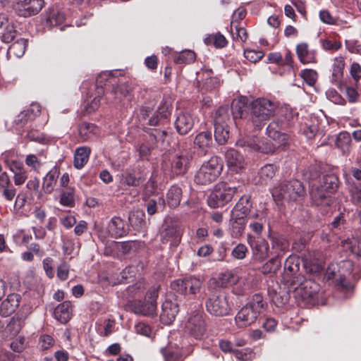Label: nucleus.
<instances>
[{
	"label": "nucleus",
	"instance_id": "nucleus-1",
	"mask_svg": "<svg viewBox=\"0 0 361 361\" xmlns=\"http://www.w3.org/2000/svg\"><path fill=\"white\" fill-rule=\"evenodd\" d=\"M263 296L257 293L243 306L235 317V322L238 328H245L254 324L266 307Z\"/></svg>",
	"mask_w": 361,
	"mask_h": 361
},
{
	"label": "nucleus",
	"instance_id": "nucleus-2",
	"mask_svg": "<svg viewBox=\"0 0 361 361\" xmlns=\"http://www.w3.org/2000/svg\"><path fill=\"white\" fill-rule=\"evenodd\" d=\"M276 104L265 98H258L250 104V117L253 125L262 128L274 115Z\"/></svg>",
	"mask_w": 361,
	"mask_h": 361
},
{
	"label": "nucleus",
	"instance_id": "nucleus-3",
	"mask_svg": "<svg viewBox=\"0 0 361 361\" xmlns=\"http://www.w3.org/2000/svg\"><path fill=\"white\" fill-rule=\"evenodd\" d=\"M338 179L333 174H327L322 178L319 185L312 188L310 195L312 201L317 205H329L330 194L336 190Z\"/></svg>",
	"mask_w": 361,
	"mask_h": 361
},
{
	"label": "nucleus",
	"instance_id": "nucleus-4",
	"mask_svg": "<svg viewBox=\"0 0 361 361\" xmlns=\"http://www.w3.org/2000/svg\"><path fill=\"white\" fill-rule=\"evenodd\" d=\"M238 192V188L231 186L226 182H219L214 187L207 197L208 206L211 208H219L230 202Z\"/></svg>",
	"mask_w": 361,
	"mask_h": 361
},
{
	"label": "nucleus",
	"instance_id": "nucleus-5",
	"mask_svg": "<svg viewBox=\"0 0 361 361\" xmlns=\"http://www.w3.org/2000/svg\"><path fill=\"white\" fill-rule=\"evenodd\" d=\"M223 166L217 157H211L202 164L195 176V182L199 185H207L214 182L221 174Z\"/></svg>",
	"mask_w": 361,
	"mask_h": 361
},
{
	"label": "nucleus",
	"instance_id": "nucleus-6",
	"mask_svg": "<svg viewBox=\"0 0 361 361\" xmlns=\"http://www.w3.org/2000/svg\"><path fill=\"white\" fill-rule=\"evenodd\" d=\"M183 228L180 224L173 221H166L160 231V240L164 244H169L170 247H176L180 243Z\"/></svg>",
	"mask_w": 361,
	"mask_h": 361
},
{
	"label": "nucleus",
	"instance_id": "nucleus-7",
	"mask_svg": "<svg viewBox=\"0 0 361 361\" xmlns=\"http://www.w3.org/2000/svg\"><path fill=\"white\" fill-rule=\"evenodd\" d=\"M207 311L216 317H224L229 314L231 307L224 293H214L205 302Z\"/></svg>",
	"mask_w": 361,
	"mask_h": 361
},
{
	"label": "nucleus",
	"instance_id": "nucleus-8",
	"mask_svg": "<svg viewBox=\"0 0 361 361\" xmlns=\"http://www.w3.org/2000/svg\"><path fill=\"white\" fill-rule=\"evenodd\" d=\"M44 5V0H12L11 3V7L15 13L24 18L37 14Z\"/></svg>",
	"mask_w": 361,
	"mask_h": 361
},
{
	"label": "nucleus",
	"instance_id": "nucleus-9",
	"mask_svg": "<svg viewBox=\"0 0 361 361\" xmlns=\"http://www.w3.org/2000/svg\"><path fill=\"white\" fill-rule=\"evenodd\" d=\"M305 189L302 183L298 180H292L288 183H281L274 189L273 195H277L279 198L287 200H296L303 196Z\"/></svg>",
	"mask_w": 361,
	"mask_h": 361
},
{
	"label": "nucleus",
	"instance_id": "nucleus-10",
	"mask_svg": "<svg viewBox=\"0 0 361 361\" xmlns=\"http://www.w3.org/2000/svg\"><path fill=\"white\" fill-rule=\"evenodd\" d=\"M185 333L195 339H202L206 331L205 322L200 312H195L189 316L185 326Z\"/></svg>",
	"mask_w": 361,
	"mask_h": 361
},
{
	"label": "nucleus",
	"instance_id": "nucleus-11",
	"mask_svg": "<svg viewBox=\"0 0 361 361\" xmlns=\"http://www.w3.org/2000/svg\"><path fill=\"white\" fill-rule=\"evenodd\" d=\"M202 284L199 279L190 277L174 280L171 282V287L173 290L183 295H195L200 291Z\"/></svg>",
	"mask_w": 361,
	"mask_h": 361
},
{
	"label": "nucleus",
	"instance_id": "nucleus-12",
	"mask_svg": "<svg viewBox=\"0 0 361 361\" xmlns=\"http://www.w3.org/2000/svg\"><path fill=\"white\" fill-rule=\"evenodd\" d=\"M129 228L126 221L120 216H114L109 222L106 227V234L104 236H111L112 238H122L126 235Z\"/></svg>",
	"mask_w": 361,
	"mask_h": 361
},
{
	"label": "nucleus",
	"instance_id": "nucleus-13",
	"mask_svg": "<svg viewBox=\"0 0 361 361\" xmlns=\"http://www.w3.org/2000/svg\"><path fill=\"white\" fill-rule=\"evenodd\" d=\"M225 159L228 169L233 173H240L245 168L244 157L234 149H229L226 152Z\"/></svg>",
	"mask_w": 361,
	"mask_h": 361
},
{
	"label": "nucleus",
	"instance_id": "nucleus-14",
	"mask_svg": "<svg viewBox=\"0 0 361 361\" xmlns=\"http://www.w3.org/2000/svg\"><path fill=\"white\" fill-rule=\"evenodd\" d=\"M247 240L255 259L262 261L268 257L269 246L267 240L260 238H255L250 235H248Z\"/></svg>",
	"mask_w": 361,
	"mask_h": 361
},
{
	"label": "nucleus",
	"instance_id": "nucleus-15",
	"mask_svg": "<svg viewBox=\"0 0 361 361\" xmlns=\"http://www.w3.org/2000/svg\"><path fill=\"white\" fill-rule=\"evenodd\" d=\"M195 118L190 113L179 114L175 121V128L180 135H185L193 128Z\"/></svg>",
	"mask_w": 361,
	"mask_h": 361
},
{
	"label": "nucleus",
	"instance_id": "nucleus-16",
	"mask_svg": "<svg viewBox=\"0 0 361 361\" xmlns=\"http://www.w3.org/2000/svg\"><path fill=\"white\" fill-rule=\"evenodd\" d=\"M281 126L282 123L279 120L271 121L267 128V134L274 141H277L281 145H287L289 137L281 132Z\"/></svg>",
	"mask_w": 361,
	"mask_h": 361
},
{
	"label": "nucleus",
	"instance_id": "nucleus-17",
	"mask_svg": "<svg viewBox=\"0 0 361 361\" xmlns=\"http://www.w3.org/2000/svg\"><path fill=\"white\" fill-rule=\"evenodd\" d=\"M178 312V304L170 300H166L162 304L160 319L164 324H170L174 321Z\"/></svg>",
	"mask_w": 361,
	"mask_h": 361
},
{
	"label": "nucleus",
	"instance_id": "nucleus-18",
	"mask_svg": "<svg viewBox=\"0 0 361 361\" xmlns=\"http://www.w3.org/2000/svg\"><path fill=\"white\" fill-rule=\"evenodd\" d=\"M21 297L19 294H9L6 299L4 300L0 306V314L3 317H8L18 307Z\"/></svg>",
	"mask_w": 361,
	"mask_h": 361
},
{
	"label": "nucleus",
	"instance_id": "nucleus-19",
	"mask_svg": "<svg viewBox=\"0 0 361 361\" xmlns=\"http://www.w3.org/2000/svg\"><path fill=\"white\" fill-rule=\"evenodd\" d=\"M252 202L247 195H243L231 210V215L239 219V217L246 219L250 213Z\"/></svg>",
	"mask_w": 361,
	"mask_h": 361
},
{
	"label": "nucleus",
	"instance_id": "nucleus-20",
	"mask_svg": "<svg viewBox=\"0 0 361 361\" xmlns=\"http://www.w3.org/2000/svg\"><path fill=\"white\" fill-rule=\"evenodd\" d=\"M133 248V243L129 241L116 242L111 241L105 247L104 254L106 255H124L128 254Z\"/></svg>",
	"mask_w": 361,
	"mask_h": 361
},
{
	"label": "nucleus",
	"instance_id": "nucleus-21",
	"mask_svg": "<svg viewBox=\"0 0 361 361\" xmlns=\"http://www.w3.org/2000/svg\"><path fill=\"white\" fill-rule=\"evenodd\" d=\"M297 56L302 63L317 62V54L314 50L309 49L307 43H300L296 47Z\"/></svg>",
	"mask_w": 361,
	"mask_h": 361
},
{
	"label": "nucleus",
	"instance_id": "nucleus-22",
	"mask_svg": "<svg viewBox=\"0 0 361 361\" xmlns=\"http://www.w3.org/2000/svg\"><path fill=\"white\" fill-rule=\"evenodd\" d=\"M131 310L137 314H142L145 316L152 315L156 311V305L152 303H149L147 301L134 300L130 304Z\"/></svg>",
	"mask_w": 361,
	"mask_h": 361
},
{
	"label": "nucleus",
	"instance_id": "nucleus-23",
	"mask_svg": "<svg viewBox=\"0 0 361 361\" xmlns=\"http://www.w3.org/2000/svg\"><path fill=\"white\" fill-rule=\"evenodd\" d=\"M170 106L171 105L167 102L163 100L155 113L149 119V124L151 126H157L161 121L166 119L170 115Z\"/></svg>",
	"mask_w": 361,
	"mask_h": 361
},
{
	"label": "nucleus",
	"instance_id": "nucleus-24",
	"mask_svg": "<svg viewBox=\"0 0 361 361\" xmlns=\"http://www.w3.org/2000/svg\"><path fill=\"white\" fill-rule=\"evenodd\" d=\"M72 306L70 301H64L54 310V317L61 323L66 324L71 318Z\"/></svg>",
	"mask_w": 361,
	"mask_h": 361
},
{
	"label": "nucleus",
	"instance_id": "nucleus-25",
	"mask_svg": "<svg viewBox=\"0 0 361 361\" xmlns=\"http://www.w3.org/2000/svg\"><path fill=\"white\" fill-rule=\"evenodd\" d=\"M90 153L91 149L87 146L78 147L74 153V167L77 169H81L87 163Z\"/></svg>",
	"mask_w": 361,
	"mask_h": 361
},
{
	"label": "nucleus",
	"instance_id": "nucleus-26",
	"mask_svg": "<svg viewBox=\"0 0 361 361\" xmlns=\"http://www.w3.org/2000/svg\"><path fill=\"white\" fill-rule=\"evenodd\" d=\"M345 61L343 57L338 56L334 60L332 65V81L342 90V82L341 78L343 76Z\"/></svg>",
	"mask_w": 361,
	"mask_h": 361
},
{
	"label": "nucleus",
	"instance_id": "nucleus-27",
	"mask_svg": "<svg viewBox=\"0 0 361 361\" xmlns=\"http://www.w3.org/2000/svg\"><path fill=\"white\" fill-rule=\"evenodd\" d=\"M134 86L132 84L124 82L114 86L111 93L116 99L121 101L125 98H131Z\"/></svg>",
	"mask_w": 361,
	"mask_h": 361
},
{
	"label": "nucleus",
	"instance_id": "nucleus-28",
	"mask_svg": "<svg viewBox=\"0 0 361 361\" xmlns=\"http://www.w3.org/2000/svg\"><path fill=\"white\" fill-rule=\"evenodd\" d=\"M214 126H228L231 122L230 109L228 106L218 108L213 116Z\"/></svg>",
	"mask_w": 361,
	"mask_h": 361
},
{
	"label": "nucleus",
	"instance_id": "nucleus-29",
	"mask_svg": "<svg viewBox=\"0 0 361 361\" xmlns=\"http://www.w3.org/2000/svg\"><path fill=\"white\" fill-rule=\"evenodd\" d=\"M195 145L200 149L207 152L212 145V135L210 132L198 133L194 140Z\"/></svg>",
	"mask_w": 361,
	"mask_h": 361
},
{
	"label": "nucleus",
	"instance_id": "nucleus-30",
	"mask_svg": "<svg viewBox=\"0 0 361 361\" xmlns=\"http://www.w3.org/2000/svg\"><path fill=\"white\" fill-rule=\"evenodd\" d=\"M247 220L246 219L240 218L236 219L235 216L231 215L229 228L231 235L233 238H239L243 233Z\"/></svg>",
	"mask_w": 361,
	"mask_h": 361
},
{
	"label": "nucleus",
	"instance_id": "nucleus-31",
	"mask_svg": "<svg viewBox=\"0 0 361 361\" xmlns=\"http://www.w3.org/2000/svg\"><path fill=\"white\" fill-rule=\"evenodd\" d=\"M189 159L187 156L176 157L171 162V171L174 175H183L187 169Z\"/></svg>",
	"mask_w": 361,
	"mask_h": 361
},
{
	"label": "nucleus",
	"instance_id": "nucleus-32",
	"mask_svg": "<svg viewBox=\"0 0 361 361\" xmlns=\"http://www.w3.org/2000/svg\"><path fill=\"white\" fill-rule=\"evenodd\" d=\"M239 276L232 270H227L219 275L218 283L221 287H229L238 283Z\"/></svg>",
	"mask_w": 361,
	"mask_h": 361
},
{
	"label": "nucleus",
	"instance_id": "nucleus-33",
	"mask_svg": "<svg viewBox=\"0 0 361 361\" xmlns=\"http://www.w3.org/2000/svg\"><path fill=\"white\" fill-rule=\"evenodd\" d=\"M261 140L256 136H245L238 139L236 145L250 151H259V143Z\"/></svg>",
	"mask_w": 361,
	"mask_h": 361
},
{
	"label": "nucleus",
	"instance_id": "nucleus-34",
	"mask_svg": "<svg viewBox=\"0 0 361 361\" xmlns=\"http://www.w3.org/2000/svg\"><path fill=\"white\" fill-rule=\"evenodd\" d=\"M16 157V153L11 151L3 154L4 162L12 173L23 168V163L18 160Z\"/></svg>",
	"mask_w": 361,
	"mask_h": 361
},
{
	"label": "nucleus",
	"instance_id": "nucleus-35",
	"mask_svg": "<svg viewBox=\"0 0 361 361\" xmlns=\"http://www.w3.org/2000/svg\"><path fill=\"white\" fill-rule=\"evenodd\" d=\"M182 197V190L177 185H172L168 190L166 200L170 207H176L180 204Z\"/></svg>",
	"mask_w": 361,
	"mask_h": 361
},
{
	"label": "nucleus",
	"instance_id": "nucleus-36",
	"mask_svg": "<svg viewBox=\"0 0 361 361\" xmlns=\"http://www.w3.org/2000/svg\"><path fill=\"white\" fill-rule=\"evenodd\" d=\"M276 171V167L273 164H266L261 168L259 172V182L262 185L269 183Z\"/></svg>",
	"mask_w": 361,
	"mask_h": 361
},
{
	"label": "nucleus",
	"instance_id": "nucleus-37",
	"mask_svg": "<svg viewBox=\"0 0 361 361\" xmlns=\"http://www.w3.org/2000/svg\"><path fill=\"white\" fill-rule=\"evenodd\" d=\"M59 172L56 169L49 171L43 179L42 188L46 193H51L56 185Z\"/></svg>",
	"mask_w": 361,
	"mask_h": 361
},
{
	"label": "nucleus",
	"instance_id": "nucleus-38",
	"mask_svg": "<svg viewBox=\"0 0 361 361\" xmlns=\"http://www.w3.org/2000/svg\"><path fill=\"white\" fill-rule=\"evenodd\" d=\"M97 126L92 123L84 122L78 126L79 135L82 142L88 140L97 133Z\"/></svg>",
	"mask_w": 361,
	"mask_h": 361
},
{
	"label": "nucleus",
	"instance_id": "nucleus-39",
	"mask_svg": "<svg viewBox=\"0 0 361 361\" xmlns=\"http://www.w3.org/2000/svg\"><path fill=\"white\" fill-rule=\"evenodd\" d=\"M351 142L350 134L346 131H343L338 135L336 140V145L343 153H345L350 150Z\"/></svg>",
	"mask_w": 361,
	"mask_h": 361
},
{
	"label": "nucleus",
	"instance_id": "nucleus-40",
	"mask_svg": "<svg viewBox=\"0 0 361 361\" xmlns=\"http://www.w3.org/2000/svg\"><path fill=\"white\" fill-rule=\"evenodd\" d=\"M26 46L27 40L23 38L18 39L9 47L8 54L20 58L25 54Z\"/></svg>",
	"mask_w": 361,
	"mask_h": 361
},
{
	"label": "nucleus",
	"instance_id": "nucleus-41",
	"mask_svg": "<svg viewBox=\"0 0 361 361\" xmlns=\"http://www.w3.org/2000/svg\"><path fill=\"white\" fill-rule=\"evenodd\" d=\"M60 204L65 207H72L75 204V190L72 188H66L60 195Z\"/></svg>",
	"mask_w": 361,
	"mask_h": 361
},
{
	"label": "nucleus",
	"instance_id": "nucleus-42",
	"mask_svg": "<svg viewBox=\"0 0 361 361\" xmlns=\"http://www.w3.org/2000/svg\"><path fill=\"white\" fill-rule=\"evenodd\" d=\"M343 245L355 255L361 257V237L348 238L343 243Z\"/></svg>",
	"mask_w": 361,
	"mask_h": 361
},
{
	"label": "nucleus",
	"instance_id": "nucleus-43",
	"mask_svg": "<svg viewBox=\"0 0 361 361\" xmlns=\"http://www.w3.org/2000/svg\"><path fill=\"white\" fill-rule=\"evenodd\" d=\"M299 259L296 257L289 256L284 263V274L292 276L299 271Z\"/></svg>",
	"mask_w": 361,
	"mask_h": 361
},
{
	"label": "nucleus",
	"instance_id": "nucleus-44",
	"mask_svg": "<svg viewBox=\"0 0 361 361\" xmlns=\"http://www.w3.org/2000/svg\"><path fill=\"white\" fill-rule=\"evenodd\" d=\"M286 145H281L279 142L274 141L273 140L267 141L261 140L258 152L264 154L274 153L279 148L283 147Z\"/></svg>",
	"mask_w": 361,
	"mask_h": 361
},
{
	"label": "nucleus",
	"instance_id": "nucleus-45",
	"mask_svg": "<svg viewBox=\"0 0 361 361\" xmlns=\"http://www.w3.org/2000/svg\"><path fill=\"white\" fill-rule=\"evenodd\" d=\"M214 138L219 145H225L229 138L228 126H214Z\"/></svg>",
	"mask_w": 361,
	"mask_h": 361
},
{
	"label": "nucleus",
	"instance_id": "nucleus-46",
	"mask_svg": "<svg viewBox=\"0 0 361 361\" xmlns=\"http://www.w3.org/2000/svg\"><path fill=\"white\" fill-rule=\"evenodd\" d=\"M319 126L317 121H310L305 122L301 126L302 133L307 139H312L318 132Z\"/></svg>",
	"mask_w": 361,
	"mask_h": 361
},
{
	"label": "nucleus",
	"instance_id": "nucleus-47",
	"mask_svg": "<svg viewBox=\"0 0 361 361\" xmlns=\"http://www.w3.org/2000/svg\"><path fill=\"white\" fill-rule=\"evenodd\" d=\"M207 44H213L216 48H223L227 44L226 37L220 32L215 35H210L204 39Z\"/></svg>",
	"mask_w": 361,
	"mask_h": 361
},
{
	"label": "nucleus",
	"instance_id": "nucleus-48",
	"mask_svg": "<svg viewBox=\"0 0 361 361\" xmlns=\"http://www.w3.org/2000/svg\"><path fill=\"white\" fill-rule=\"evenodd\" d=\"M272 248L279 255L281 252H284L288 249L289 243L288 240L281 236H275L271 238Z\"/></svg>",
	"mask_w": 361,
	"mask_h": 361
},
{
	"label": "nucleus",
	"instance_id": "nucleus-49",
	"mask_svg": "<svg viewBox=\"0 0 361 361\" xmlns=\"http://www.w3.org/2000/svg\"><path fill=\"white\" fill-rule=\"evenodd\" d=\"M195 54L190 50L181 51L178 56L174 57L173 61L177 64L190 63L195 61Z\"/></svg>",
	"mask_w": 361,
	"mask_h": 361
},
{
	"label": "nucleus",
	"instance_id": "nucleus-50",
	"mask_svg": "<svg viewBox=\"0 0 361 361\" xmlns=\"http://www.w3.org/2000/svg\"><path fill=\"white\" fill-rule=\"evenodd\" d=\"M234 355L238 360L242 361H250L255 357V353L250 348L236 350L234 351Z\"/></svg>",
	"mask_w": 361,
	"mask_h": 361
},
{
	"label": "nucleus",
	"instance_id": "nucleus-51",
	"mask_svg": "<svg viewBox=\"0 0 361 361\" xmlns=\"http://www.w3.org/2000/svg\"><path fill=\"white\" fill-rule=\"evenodd\" d=\"M128 219L133 225L142 228L145 224V214L142 211H135L130 214Z\"/></svg>",
	"mask_w": 361,
	"mask_h": 361
},
{
	"label": "nucleus",
	"instance_id": "nucleus-52",
	"mask_svg": "<svg viewBox=\"0 0 361 361\" xmlns=\"http://www.w3.org/2000/svg\"><path fill=\"white\" fill-rule=\"evenodd\" d=\"M32 235L30 233L21 229L17 231L13 235L15 242L20 245L27 244L32 240Z\"/></svg>",
	"mask_w": 361,
	"mask_h": 361
},
{
	"label": "nucleus",
	"instance_id": "nucleus-53",
	"mask_svg": "<svg viewBox=\"0 0 361 361\" xmlns=\"http://www.w3.org/2000/svg\"><path fill=\"white\" fill-rule=\"evenodd\" d=\"M25 164L31 169V170L37 172L39 171L42 163L35 154H27L25 159Z\"/></svg>",
	"mask_w": 361,
	"mask_h": 361
},
{
	"label": "nucleus",
	"instance_id": "nucleus-54",
	"mask_svg": "<svg viewBox=\"0 0 361 361\" xmlns=\"http://www.w3.org/2000/svg\"><path fill=\"white\" fill-rule=\"evenodd\" d=\"M27 343L25 338L23 336H19L14 338L10 344L11 348L18 353L22 352L26 347Z\"/></svg>",
	"mask_w": 361,
	"mask_h": 361
},
{
	"label": "nucleus",
	"instance_id": "nucleus-55",
	"mask_svg": "<svg viewBox=\"0 0 361 361\" xmlns=\"http://www.w3.org/2000/svg\"><path fill=\"white\" fill-rule=\"evenodd\" d=\"M13 182L16 186H20L24 184L28 177L27 171L24 169V167L19 169V171L13 172Z\"/></svg>",
	"mask_w": 361,
	"mask_h": 361
},
{
	"label": "nucleus",
	"instance_id": "nucleus-56",
	"mask_svg": "<svg viewBox=\"0 0 361 361\" xmlns=\"http://www.w3.org/2000/svg\"><path fill=\"white\" fill-rule=\"evenodd\" d=\"M5 31L1 36L2 41L5 43H9L14 39L16 35V30L14 25L11 23L4 28Z\"/></svg>",
	"mask_w": 361,
	"mask_h": 361
},
{
	"label": "nucleus",
	"instance_id": "nucleus-57",
	"mask_svg": "<svg viewBox=\"0 0 361 361\" xmlns=\"http://www.w3.org/2000/svg\"><path fill=\"white\" fill-rule=\"evenodd\" d=\"M65 20L64 15L58 11H53L49 15L47 19V23L51 25H58L63 23Z\"/></svg>",
	"mask_w": 361,
	"mask_h": 361
},
{
	"label": "nucleus",
	"instance_id": "nucleus-58",
	"mask_svg": "<svg viewBox=\"0 0 361 361\" xmlns=\"http://www.w3.org/2000/svg\"><path fill=\"white\" fill-rule=\"evenodd\" d=\"M245 104L240 100H235L233 102L231 105V111L233 116V119L237 118H241L243 116Z\"/></svg>",
	"mask_w": 361,
	"mask_h": 361
},
{
	"label": "nucleus",
	"instance_id": "nucleus-59",
	"mask_svg": "<svg viewBox=\"0 0 361 361\" xmlns=\"http://www.w3.org/2000/svg\"><path fill=\"white\" fill-rule=\"evenodd\" d=\"M244 56L250 62L256 63L263 58L264 53L254 49H245L244 51Z\"/></svg>",
	"mask_w": 361,
	"mask_h": 361
},
{
	"label": "nucleus",
	"instance_id": "nucleus-60",
	"mask_svg": "<svg viewBox=\"0 0 361 361\" xmlns=\"http://www.w3.org/2000/svg\"><path fill=\"white\" fill-rule=\"evenodd\" d=\"M300 75L309 85L314 84L317 76L316 71L310 69L301 71Z\"/></svg>",
	"mask_w": 361,
	"mask_h": 361
},
{
	"label": "nucleus",
	"instance_id": "nucleus-61",
	"mask_svg": "<svg viewBox=\"0 0 361 361\" xmlns=\"http://www.w3.org/2000/svg\"><path fill=\"white\" fill-rule=\"evenodd\" d=\"M101 97L99 95L95 96L90 102L87 101L85 105V111L87 114H92L98 109L100 105Z\"/></svg>",
	"mask_w": 361,
	"mask_h": 361
},
{
	"label": "nucleus",
	"instance_id": "nucleus-62",
	"mask_svg": "<svg viewBox=\"0 0 361 361\" xmlns=\"http://www.w3.org/2000/svg\"><path fill=\"white\" fill-rule=\"evenodd\" d=\"M322 47L326 51H337L341 47V43L339 41L325 39L322 40Z\"/></svg>",
	"mask_w": 361,
	"mask_h": 361
},
{
	"label": "nucleus",
	"instance_id": "nucleus-63",
	"mask_svg": "<svg viewBox=\"0 0 361 361\" xmlns=\"http://www.w3.org/2000/svg\"><path fill=\"white\" fill-rule=\"evenodd\" d=\"M0 192L6 201L11 202L16 195L17 190L11 183L7 188L1 189Z\"/></svg>",
	"mask_w": 361,
	"mask_h": 361
},
{
	"label": "nucleus",
	"instance_id": "nucleus-64",
	"mask_svg": "<svg viewBox=\"0 0 361 361\" xmlns=\"http://www.w3.org/2000/svg\"><path fill=\"white\" fill-rule=\"evenodd\" d=\"M247 252V247L243 244H238L232 250V256L237 259H243Z\"/></svg>",
	"mask_w": 361,
	"mask_h": 361
}]
</instances>
